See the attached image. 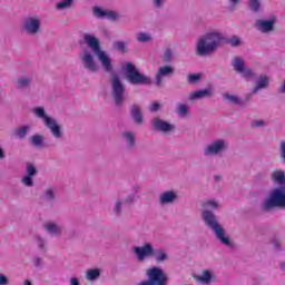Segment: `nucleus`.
Wrapping results in <instances>:
<instances>
[{
    "label": "nucleus",
    "instance_id": "obj_1",
    "mask_svg": "<svg viewBox=\"0 0 285 285\" xmlns=\"http://www.w3.org/2000/svg\"><path fill=\"white\" fill-rule=\"evenodd\" d=\"M83 41L88 46V49H83L80 55V61H82L83 68L89 70V72H98L99 63L95 60L96 56L104 70H106V72H112V60L106 51L101 50L99 39H97L92 33H85Z\"/></svg>",
    "mask_w": 285,
    "mask_h": 285
},
{
    "label": "nucleus",
    "instance_id": "obj_2",
    "mask_svg": "<svg viewBox=\"0 0 285 285\" xmlns=\"http://www.w3.org/2000/svg\"><path fill=\"white\" fill-rule=\"evenodd\" d=\"M203 207L205 208V210L203 212V219L205 224L209 228H212V230L215 233L219 242H222L225 246H230V239L228 238V236H226V232L224 230L222 225H219V223L217 222V217L215 216V214L210 212V210H217V208H219V202L215 199H209L203 204Z\"/></svg>",
    "mask_w": 285,
    "mask_h": 285
},
{
    "label": "nucleus",
    "instance_id": "obj_3",
    "mask_svg": "<svg viewBox=\"0 0 285 285\" xmlns=\"http://www.w3.org/2000/svg\"><path fill=\"white\" fill-rule=\"evenodd\" d=\"M224 36L218 31H210L202 36L196 45L197 55L200 57H208L213 55L222 43Z\"/></svg>",
    "mask_w": 285,
    "mask_h": 285
},
{
    "label": "nucleus",
    "instance_id": "obj_4",
    "mask_svg": "<svg viewBox=\"0 0 285 285\" xmlns=\"http://www.w3.org/2000/svg\"><path fill=\"white\" fill-rule=\"evenodd\" d=\"M262 208L266 212L273 210V208H285V186L271 190L263 200Z\"/></svg>",
    "mask_w": 285,
    "mask_h": 285
},
{
    "label": "nucleus",
    "instance_id": "obj_5",
    "mask_svg": "<svg viewBox=\"0 0 285 285\" xmlns=\"http://www.w3.org/2000/svg\"><path fill=\"white\" fill-rule=\"evenodd\" d=\"M33 115H36L38 119H41L43 121L46 128L50 129V132L53 135L56 139H61V126H59L55 118L48 116L42 107L33 108Z\"/></svg>",
    "mask_w": 285,
    "mask_h": 285
},
{
    "label": "nucleus",
    "instance_id": "obj_6",
    "mask_svg": "<svg viewBox=\"0 0 285 285\" xmlns=\"http://www.w3.org/2000/svg\"><path fill=\"white\" fill-rule=\"evenodd\" d=\"M122 70L126 75L127 81L134 86H141L150 83V78L139 72L135 65L128 62L122 67Z\"/></svg>",
    "mask_w": 285,
    "mask_h": 285
},
{
    "label": "nucleus",
    "instance_id": "obj_7",
    "mask_svg": "<svg viewBox=\"0 0 285 285\" xmlns=\"http://www.w3.org/2000/svg\"><path fill=\"white\" fill-rule=\"evenodd\" d=\"M225 150H228L226 139H216L205 147L204 155L205 157H217V155H222Z\"/></svg>",
    "mask_w": 285,
    "mask_h": 285
},
{
    "label": "nucleus",
    "instance_id": "obj_8",
    "mask_svg": "<svg viewBox=\"0 0 285 285\" xmlns=\"http://www.w3.org/2000/svg\"><path fill=\"white\" fill-rule=\"evenodd\" d=\"M111 88H112V97L115 100L116 106H121L124 104V100L126 99L124 97L125 88L124 83H121V80L119 77L114 76L111 81Z\"/></svg>",
    "mask_w": 285,
    "mask_h": 285
},
{
    "label": "nucleus",
    "instance_id": "obj_9",
    "mask_svg": "<svg viewBox=\"0 0 285 285\" xmlns=\"http://www.w3.org/2000/svg\"><path fill=\"white\" fill-rule=\"evenodd\" d=\"M132 253H135L138 262H146L149 257L155 256V247L150 243H146L142 246L134 247Z\"/></svg>",
    "mask_w": 285,
    "mask_h": 285
},
{
    "label": "nucleus",
    "instance_id": "obj_10",
    "mask_svg": "<svg viewBox=\"0 0 285 285\" xmlns=\"http://www.w3.org/2000/svg\"><path fill=\"white\" fill-rule=\"evenodd\" d=\"M22 28L28 35H37L39 33V30H41V19L38 17H28L24 20Z\"/></svg>",
    "mask_w": 285,
    "mask_h": 285
},
{
    "label": "nucleus",
    "instance_id": "obj_11",
    "mask_svg": "<svg viewBox=\"0 0 285 285\" xmlns=\"http://www.w3.org/2000/svg\"><path fill=\"white\" fill-rule=\"evenodd\" d=\"M94 16L97 19H109V21H117L119 19V13L109 9H102L101 7L94 8Z\"/></svg>",
    "mask_w": 285,
    "mask_h": 285
},
{
    "label": "nucleus",
    "instance_id": "obj_12",
    "mask_svg": "<svg viewBox=\"0 0 285 285\" xmlns=\"http://www.w3.org/2000/svg\"><path fill=\"white\" fill-rule=\"evenodd\" d=\"M159 202L163 205L174 204V202H177V191L168 190V191L161 193L159 196Z\"/></svg>",
    "mask_w": 285,
    "mask_h": 285
},
{
    "label": "nucleus",
    "instance_id": "obj_13",
    "mask_svg": "<svg viewBox=\"0 0 285 285\" xmlns=\"http://www.w3.org/2000/svg\"><path fill=\"white\" fill-rule=\"evenodd\" d=\"M154 126L157 130H160V132H171V130H175L174 125L168 124L167 121H164L159 118L154 120Z\"/></svg>",
    "mask_w": 285,
    "mask_h": 285
},
{
    "label": "nucleus",
    "instance_id": "obj_14",
    "mask_svg": "<svg viewBox=\"0 0 285 285\" xmlns=\"http://www.w3.org/2000/svg\"><path fill=\"white\" fill-rule=\"evenodd\" d=\"M273 26H275V19L258 20L256 22V28L261 30V32H271V30H273Z\"/></svg>",
    "mask_w": 285,
    "mask_h": 285
},
{
    "label": "nucleus",
    "instance_id": "obj_15",
    "mask_svg": "<svg viewBox=\"0 0 285 285\" xmlns=\"http://www.w3.org/2000/svg\"><path fill=\"white\" fill-rule=\"evenodd\" d=\"M210 92L212 91L208 88L194 91L189 95V101H197L198 99L210 97Z\"/></svg>",
    "mask_w": 285,
    "mask_h": 285
},
{
    "label": "nucleus",
    "instance_id": "obj_16",
    "mask_svg": "<svg viewBox=\"0 0 285 285\" xmlns=\"http://www.w3.org/2000/svg\"><path fill=\"white\" fill-rule=\"evenodd\" d=\"M268 76L263 75L258 78V80L256 81V86L253 89L254 95L259 92V90H264V88H268Z\"/></svg>",
    "mask_w": 285,
    "mask_h": 285
},
{
    "label": "nucleus",
    "instance_id": "obj_17",
    "mask_svg": "<svg viewBox=\"0 0 285 285\" xmlns=\"http://www.w3.org/2000/svg\"><path fill=\"white\" fill-rule=\"evenodd\" d=\"M272 181L278 186L285 185V173L282 169H276L272 173Z\"/></svg>",
    "mask_w": 285,
    "mask_h": 285
},
{
    "label": "nucleus",
    "instance_id": "obj_18",
    "mask_svg": "<svg viewBox=\"0 0 285 285\" xmlns=\"http://www.w3.org/2000/svg\"><path fill=\"white\" fill-rule=\"evenodd\" d=\"M196 282L205 285L210 284L213 282V272L208 269L203 271L202 275L196 276Z\"/></svg>",
    "mask_w": 285,
    "mask_h": 285
},
{
    "label": "nucleus",
    "instance_id": "obj_19",
    "mask_svg": "<svg viewBox=\"0 0 285 285\" xmlns=\"http://www.w3.org/2000/svg\"><path fill=\"white\" fill-rule=\"evenodd\" d=\"M45 230H47V233H49V235H53L56 237H58V235H61V226L50 222V223H46L45 224Z\"/></svg>",
    "mask_w": 285,
    "mask_h": 285
},
{
    "label": "nucleus",
    "instance_id": "obj_20",
    "mask_svg": "<svg viewBox=\"0 0 285 285\" xmlns=\"http://www.w3.org/2000/svg\"><path fill=\"white\" fill-rule=\"evenodd\" d=\"M174 70L171 67H161L156 76L157 86H161V77H166L168 75H173Z\"/></svg>",
    "mask_w": 285,
    "mask_h": 285
},
{
    "label": "nucleus",
    "instance_id": "obj_21",
    "mask_svg": "<svg viewBox=\"0 0 285 285\" xmlns=\"http://www.w3.org/2000/svg\"><path fill=\"white\" fill-rule=\"evenodd\" d=\"M135 202V197H129L126 200L121 199V198H117L116 203H115V207H114V213L116 215H121V207L124 206V204H130Z\"/></svg>",
    "mask_w": 285,
    "mask_h": 285
},
{
    "label": "nucleus",
    "instance_id": "obj_22",
    "mask_svg": "<svg viewBox=\"0 0 285 285\" xmlns=\"http://www.w3.org/2000/svg\"><path fill=\"white\" fill-rule=\"evenodd\" d=\"M232 66L236 72H239L240 75L246 69V63L244 62V59L240 57L234 58L232 61Z\"/></svg>",
    "mask_w": 285,
    "mask_h": 285
},
{
    "label": "nucleus",
    "instance_id": "obj_23",
    "mask_svg": "<svg viewBox=\"0 0 285 285\" xmlns=\"http://www.w3.org/2000/svg\"><path fill=\"white\" fill-rule=\"evenodd\" d=\"M130 112H131V117H132V119L136 124H142L144 122V117L141 116V108H139V106L134 105L131 107Z\"/></svg>",
    "mask_w": 285,
    "mask_h": 285
},
{
    "label": "nucleus",
    "instance_id": "obj_24",
    "mask_svg": "<svg viewBox=\"0 0 285 285\" xmlns=\"http://www.w3.org/2000/svg\"><path fill=\"white\" fill-rule=\"evenodd\" d=\"M101 272L99 269H88L86 273V279L88 282H95V279H99Z\"/></svg>",
    "mask_w": 285,
    "mask_h": 285
},
{
    "label": "nucleus",
    "instance_id": "obj_25",
    "mask_svg": "<svg viewBox=\"0 0 285 285\" xmlns=\"http://www.w3.org/2000/svg\"><path fill=\"white\" fill-rule=\"evenodd\" d=\"M122 139L127 144V146H129V148L135 145V134H132L130 131L124 132Z\"/></svg>",
    "mask_w": 285,
    "mask_h": 285
},
{
    "label": "nucleus",
    "instance_id": "obj_26",
    "mask_svg": "<svg viewBox=\"0 0 285 285\" xmlns=\"http://www.w3.org/2000/svg\"><path fill=\"white\" fill-rule=\"evenodd\" d=\"M137 41L140 43H148L153 41V36L148 32H139L137 33Z\"/></svg>",
    "mask_w": 285,
    "mask_h": 285
},
{
    "label": "nucleus",
    "instance_id": "obj_27",
    "mask_svg": "<svg viewBox=\"0 0 285 285\" xmlns=\"http://www.w3.org/2000/svg\"><path fill=\"white\" fill-rule=\"evenodd\" d=\"M30 83H32V78L30 77H22L19 78L17 81V88H28V86H30Z\"/></svg>",
    "mask_w": 285,
    "mask_h": 285
},
{
    "label": "nucleus",
    "instance_id": "obj_28",
    "mask_svg": "<svg viewBox=\"0 0 285 285\" xmlns=\"http://www.w3.org/2000/svg\"><path fill=\"white\" fill-rule=\"evenodd\" d=\"M30 130V126H22L16 129L14 135L18 137V139H23L26 135H28V131Z\"/></svg>",
    "mask_w": 285,
    "mask_h": 285
},
{
    "label": "nucleus",
    "instance_id": "obj_29",
    "mask_svg": "<svg viewBox=\"0 0 285 285\" xmlns=\"http://www.w3.org/2000/svg\"><path fill=\"white\" fill-rule=\"evenodd\" d=\"M189 107L186 104H179L177 106L176 112L178 117H186L188 115Z\"/></svg>",
    "mask_w": 285,
    "mask_h": 285
},
{
    "label": "nucleus",
    "instance_id": "obj_30",
    "mask_svg": "<svg viewBox=\"0 0 285 285\" xmlns=\"http://www.w3.org/2000/svg\"><path fill=\"white\" fill-rule=\"evenodd\" d=\"M224 99H226L230 104H235V105L242 104V99H239V97H237L235 95L224 94Z\"/></svg>",
    "mask_w": 285,
    "mask_h": 285
},
{
    "label": "nucleus",
    "instance_id": "obj_31",
    "mask_svg": "<svg viewBox=\"0 0 285 285\" xmlns=\"http://www.w3.org/2000/svg\"><path fill=\"white\" fill-rule=\"evenodd\" d=\"M72 6V0H60L57 4L56 8L58 10H66V8H70Z\"/></svg>",
    "mask_w": 285,
    "mask_h": 285
},
{
    "label": "nucleus",
    "instance_id": "obj_32",
    "mask_svg": "<svg viewBox=\"0 0 285 285\" xmlns=\"http://www.w3.org/2000/svg\"><path fill=\"white\" fill-rule=\"evenodd\" d=\"M31 144H33L36 148H41V146H43V136L36 135L31 137Z\"/></svg>",
    "mask_w": 285,
    "mask_h": 285
},
{
    "label": "nucleus",
    "instance_id": "obj_33",
    "mask_svg": "<svg viewBox=\"0 0 285 285\" xmlns=\"http://www.w3.org/2000/svg\"><path fill=\"white\" fill-rule=\"evenodd\" d=\"M249 9L252 12H259L262 10V4L259 3V0H249Z\"/></svg>",
    "mask_w": 285,
    "mask_h": 285
},
{
    "label": "nucleus",
    "instance_id": "obj_34",
    "mask_svg": "<svg viewBox=\"0 0 285 285\" xmlns=\"http://www.w3.org/2000/svg\"><path fill=\"white\" fill-rule=\"evenodd\" d=\"M23 186H27L28 188H32L35 186V180L32 179V176L26 175L21 179Z\"/></svg>",
    "mask_w": 285,
    "mask_h": 285
},
{
    "label": "nucleus",
    "instance_id": "obj_35",
    "mask_svg": "<svg viewBox=\"0 0 285 285\" xmlns=\"http://www.w3.org/2000/svg\"><path fill=\"white\" fill-rule=\"evenodd\" d=\"M247 80L255 79V72L253 70L245 67L244 71L240 73Z\"/></svg>",
    "mask_w": 285,
    "mask_h": 285
},
{
    "label": "nucleus",
    "instance_id": "obj_36",
    "mask_svg": "<svg viewBox=\"0 0 285 285\" xmlns=\"http://www.w3.org/2000/svg\"><path fill=\"white\" fill-rule=\"evenodd\" d=\"M168 259V255L164 249H160L156 255V262H166Z\"/></svg>",
    "mask_w": 285,
    "mask_h": 285
},
{
    "label": "nucleus",
    "instance_id": "obj_37",
    "mask_svg": "<svg viewBox=\"0 0 285 285\" xmlns=\"http://www.w3.org/2000/svg\"><path fill=\"white\" fill-rule=\"evenodd\" d=\"M37 175V168L32 164L27 165V176L35 177Z\"/></svg>",
    "mask_w": 285,
    "mask_h": 285
},
{
    "label": "nucleus",
    "instance_id": "obj_38",
    "mask_svg": "<svg viewBox=\"0 0 285 285\" xmlns=\"http://www.w3.org/2000/svg\"><path fill=\"white\" fill-rule=\"evenodd\" d=\"M114 48L116 50H119L120 52H126V42L117 41V42L114 43Z\"/></svg>",
    "mask_w": 285,
    "mask_h": 285
},
{
    "label": "nucleus",
    "instance_id": "obj_39",
    "mask_svg": "<svg viewBox=\"0 0 285 285\" xmlns=\"http://www.w3.org/2000/svg\"><path fill=\"white\" fill-rule=\"evenodd\" d=\"M202 79V75L199 73H193L188 76V82L189 83H197Z\"/></svg>",
    "mask_w": 285,
    "mask_h": 285
},
{
    "label": "nucleus",
    "instance_id": "obj_40",
    "mask_svg": "<svg viewBox=\"0 0 285 285\" xmlns=\"http://www.w3.org/2000/svg\"><path fill=\"white\" fill-rule=\"evenodd\" d=\"M228 43L232 45L233 47L239 46V43H242V40H239V38H237L236 36L232 37L228 40Z\"/></svg>",
    "mask_w": 285,
    "mask_h": 285
},
{
    "label": "nucleus",
    "instance_id": "obj_41",
    "mask_svg": "<svg viewBox=\"0 0 285 285\" xmlns=\"http://www.w3.org/2000/svg\"><path fill=\"white\" fill-rule=\"evenodd\" d=\"M252 126L254 128H262V127L266 126V121L265 120H254Z\"/></svg>",
    "mask_w": 285,
    "mask_h": 285
},
{
    "label": "nucleus",
    "instance_id": "obj_42",
    "mask_svg": "<svg viewBox=\"0 0 285 285\" xmlns=\"http://www.w3.org/2000/svg\"><path fill=\"white\" fill-rule=\"evenodd\" d=\"M36 244H37V246H38L39 248L43 249L45 246H46V240H43V238L37 236V237H36Z\"/></svg>",
    "mask_w": 285,
    "mask_h": 285
},
{
    "label": "nucleus",
    "instance_id": "obj_43",
    "mask_svg": "<svg viewBox=\"0 0 285 285\" xmlns=\"http://www.w3.org/2000/svg\"><path fill=\"white\" fill-rule=\"evenodd\" d=\"M165 61H173V51L170 49H167L164 55Z\"/></svg>",
    "mask_w": 285,
    "mask_h": 285
},
{
    "label": "nucleus",
    "instance_id": "obj_44",
    "mask_svg": "<svg viewBox=\"0 0 285 285\" xmlns=\"http://www.w3.org/2000/svg\"><path fill=\"white\" fill-rule=\"evenodd\" d=\"M281 157L285 163V141H281Z\"/></svg>",
    "mask_w": 285,
    "mask_h": 285
},
{
    "label": "nucleus",
    "instance_id": "obj_45",
    "mask_svg": "<svg viewBox=\"0 0 285 285\" xmlns=\"http://www.w3.org/2000/svg\"><path fill=\"white\" fill-rule=\"evenodd\" d=\"M9 281H8V276L0 274V285H8Z\"/></svg>",
    "mask_w": 285,
    "mask_h": 285
},
{
    "label": "nucleus",
    "instance_id": "obj_46",
    "mask_svg": "<svg viewBox=\"0 0 285 285\" xmlns=\"http://www.w3.org/2000/svg\"><path fill=\"white\" fill-rule=\"evenodd\" d=\"M153 3L155 6V8H161V6H164V3H166V0H153Z\"/></svg>",
    "mask_w": 285,
    "mask_h": 285
},
{
    "label": "nucleus",
    "instance_id": "obj_47",
    "mask_svg": "<svg viewBox=\"0 0 285 285\" xmlns=\"http://www.w3.org/2000/svg\"><path fill=\"white\" fill-rule=\"evenodd\" d=\"M47 199H55V191L52 189H48L46 191Z\"/></svg>",
    "mask_w": 285,
    "mask_h": 285
},
{
    "label": "nucleus",
    "instance_id": "obj_48",
    "mask_svg": "<svg viewBox=\"0 0 285 285\" xmlns=\"http://www.w3.org/2000/svg\"><path fill=\"white\" fill-rule=\"evenodd\" d=\"M149 110L150 112H157V110H159V105L157 102L151 104Z\"/></svg>",
    "mask_w": 285,
    "mask_h": 285
},
{
    "label": "nucleus",
    "instance_id": "obj_49",
    "mask_svg": "<svg viewBox=\"0 0 285 285\" xmlns=\"http://www.w3.org/2000/svg\"><path fill=\"white\" fill-rule=\"evenodd\" d=\"M230 8H235L238 3L239 0H228Z\"/></svg>",
    "mask_w": 285,
    "mask_h": 285
},
{
    "label": "nucleus",
    "instance_id": "obj_50",
    "mask_svg": "<svg viewBox=\"0 0 285 285\" xmlns=\"http://www.w3.org/2000/svg\"><path fill=\"white\" fill-rule=\"evenodd\" d=\"M70 285H79V278L72 277V278L70 279Z\"/></svg>",
    "mask_w": 285,
    "mask_h": 285
},
{
    "label": "nucleus",
    "instance_id": "obj_51",
    "mask_svg": "<svg viewBox=\"0 0 285 285\" xmlns=\"http://www.w3.org/2000/svg\"><path fill=\"white\" fill-rule=\"evenodd\" d=\"M33 264L35 266H41V258H35Z\"/></svg>",
    "mask_w": 285,
    "mask_h": 285
},
{
    "label": "nucleus",
    "instance_id": "obj_52",
    "mask_svg": "<svg viewBox=\"0 0 285 285\" xmlns=\"http://www.w3.org/2000/svg\"><path fill=\"white\" fill-rule=\"evenodd\" d=\"M6 158V153L3 151V149L0 147V159H4Z\"/></svg>",
    "mask_w": 285,
    "mask_h": 285
},
{
    "label": "nucleus",
    "instance_id": "obj_53",
    "mask_svg": "<svg viewBox=\"0 0 285 285\" xmlns=\"http://www.w3.org/2000/svg\"><path fill=\"white\" fill-rule=\"evenodd\" d=\"M282 271H285V263L281 264Z\"/></svg>",
    "mask_w": 285,
    "mask_h": 285
},
{
    "label": "nucleus",
    "instance_id": "obj_54",
    "mask_svg": "<svg viewBox=\"0 0 285 285\" xmlns=\"http://www.w3.org/2000/svg\"><path fill=\"white\" fill-rule=\"evenodd\" d=\"M24 285H32V284L30 283V281H26Z\"/></svg>",
    "mask_w": 285,
    "mask_h": 285
},
{
    "label": "nucleus",
    "instance_id": "obj_55",
    "mask_svg": "<svg viewBox=\"0 0 285 285\" xmlns=\"http://www.w3.org/2000/svg\"><path fill=\"white\" fill-rule=\"evenodd\" d=\"M216 179H219V177H216Z\"/></svg>",
    "mask_w": 285,
    "mask_h": 285
}]
</instances>
